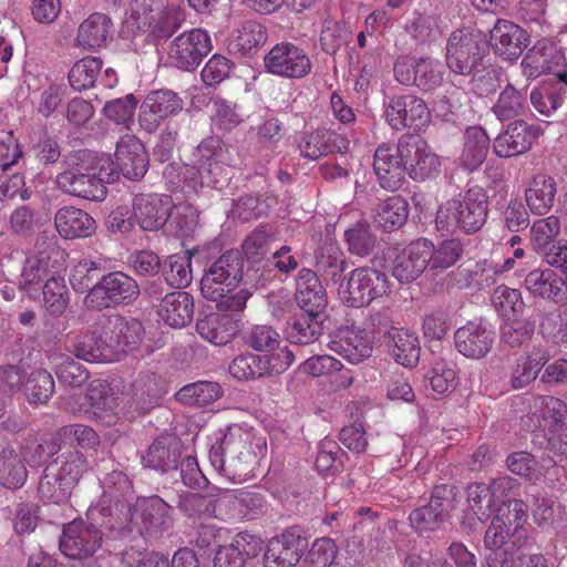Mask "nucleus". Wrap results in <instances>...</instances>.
<instances>
[{
	"instance_id": "dca6fc26",
	"label": "nucleus",
	"mask_w": 567,
	"mask_h": 567,
	"mask_svg": "<svg viewBox=\"0 0 567 567\" xmlns=\"http://www.w3.org/2000/svg\"><path fill=\"white\" fill-rule=\"evenodd\" d=\"M309 547L306 532L291 526L272 537L264 554L265 567H295Z\"/></svg>"
},
{
	"instance_id": "412c9836",
	"label": "nucleus",
	"mask_w": 567,
	"mask_h": 567,
	"mask_svg": "<svg viewBox=\"0 0 567 567\" xmlns=\"http://www.w3.org/2000/svg\"><path fill=\"white\" fill-rule=\"evenodd\" d=\"M539 127L523 120L512 122L494 140L493 151L502 158H509L528 152L534 140L539 135Z\"/></svg>"
},
{
	"instance_id": "49530a36",
	"label": "nucleus",
	"mask_w": 567,
	"mask_h": 567,
	"mask_svg": "<svg viewBox=\"0 0 567 567\" xmlns=\"http://www.w3.org/2000/svg\"><path fill=\"white\" fill-rule=\"evenodd\" d=\"M422 240L425 241L423 246L429 250V274L433 277L453 267L464 254V245L457 238L444 239L437 246L427 239Z\"/></svg>"
},
{
	"instance_id": "79ce46f5",
	"label": "nucleus",
	"mask_w": 567,
	"mask_h": 567,
	"mask_svg": "<svg viewBox=\"0 0 567 567\" xmlns=\"http://www.w3.org/2000/svg\"><path fill=\"white\" fill-rule=\"evenodd\" d=\"M158 313L173 328H184L194 316V299L186 291L166 293L161 301Z\"/></svg>"
},
{
	"instance_id": "aec40b11",
	"label": "nucleus",
	"mask_w": 567,
	"mask_h": 567,
	"mask_svg": "<svg viewBox=\"0 0 567 567\" xmlns=\"http://www.w3.org/2000/svg\"><path fill=\"white\" fill-rule=\"evenodd\" d=\"M489 44L494 53L504 61H516L529 44L525 29L505 19H497L489 32Z\"/></svg>"
},
{
	"instance_id": "20e7f679",
	"label": "nucleus",
	"mask_w": 567,
	"mask_h": 567,
	"mask_svg": "<svg viewBox=\"0 0 567 567\" xmlns=\"http://www.w3.org/2000/svg\"><path fill=\"white\" fill-rule=\"evenodd\" d=\"M391 282L385 272L373 267H358L342 278L338 296L350 308H363L390 293Z\"/></svg>"
},
{
	"instance_id": "0eeeda50",
	"label": "nucleus",
	"mask_w": 567,
	"mask_h": 567,
	"mask_svg": "<svg viewBox=\"0 0 567 567\" xmlns=\"http://www.w3.org/2000/svg\"><path fill=\"white\" fill-rule=\"evenodd\" d=\"M243 280L244 256L238 249H228L206 266L200 291L206 299H218L225 291H233Z\"/></svg>"
},
{
	"instance_id": "c756f323",
	"label": "nucleus",
	"mask_w": 567,
	"mask_h": 567,
	"mask_svg": "<svg viewBox=\"0 0 567 567\" xmlns=\"http://www.w3.org/2000/svg\"><path fill=\"white\" fill-rule=\"evenodd\" d=\"M383 344L396 363L406 368L419 363L421 346L415 332L405 328L390 327L383 332Z\"/></svg>"
},
{
	"instance_id": "c85d7f7f",
	"label": "nucleus",
	"mask_w": 567,
	"mask_h": 567,
	"mask_svg": "<svg viewBox=\"0 0 567 567\" xmlns=\"http://www.w3.org/2000/svg\"><path fill=\"white\" fill-rule=\"evenodd\" d=\"M262 549V540L247 532L238 533L230 545L218 546L214 567H245L249 559L257 557Z\"/></svg>"
},
{
	"instance_id": "cd10ccee",
	"label": "nucleus",
	"mask_w": 567,
	"mask_h": 567,
	"mask_svg": "<svg viewBox=\"0 0 567 567\" xmlns=\"http://www.w3.org/2000/svg\"><path fill=\"white\" fill-rule=\"evenodd\" d=\"M85 399L89 402V417L105 426L115 425L118 421L117 396L110 384L101 380L90 383Z\"/></svg>"
},
{
	"instance_id": "a878e982",
	"label": "nucleus",
	"mask_w": 567,
	"mask_h": 567,
	"mask_svg": "<svg viewBox=\"0 0 567 567\" xmlns=\"http://www.w3.org/2000/svg\"><path fill=\"white\" fill-rule=\"evenodd\" d=\"M168 196L137 194L133 199L134 218L144 231H157L169 218Z\"/></svg>"
},
{
	"instance_id": "423d86ee",
	"label": "nucleus",
	"mask_w": 567,
	"mask_h": 567,
	"mask_svg": "<svg viewBox=\"0 0 567 567\" xmlns=\"http://www.w3.org/2000/svg\"><path fill=\"white\" fill-rule=\"evenodd\" d=\"M488 54L485 37L466 28L453 31L447 40L445 62L455 74L470 75Z\"/></svg>"
},
{
	"instance_id": "0e129e2a",
	"label": "nucleus",
	"mask_w": 567,
	"mask_h": 567,
	"mask_svg": "<svg viewBox=\"0 0 567 567\" xmlns=\"http://www.w3.org/2000/svg\"><path fill=\"white\" fill-rule=\"evenodd\" d=\"M560 228V220L555 215L537 219L530 228V243L534 250L540 254L553 244H556Z\"/></svg>"
},
{
	"instance_id": "473e14b6",
	"label": "nucleus",
	"mask_w": 567,
	"mask_h": 567,
	"mask_svg": "<svg viewBox=\"0 0 567 567\" xmlns=\"http://www.w3.org/2000/svg\"><path fill=\"white\" fill-rule=\"evenodd\" d=\"M567 100V73L557 72L530 92V103L535 110L547 117L563 107Z\"/></svg>"
},
{
	"instance_id": "6ab92c4d",
	"label": "nucleus",
	"mask_w": 567,
	"mask_h": 567,
	"mask_svg": "<svg viewBox=\"0 0 567 567\" xmlns=\"http://www.w3.org/2000/svg\"><path fill=\"white\" fill-rule=\"evenodd\" d=\"M104 342L106 341L113 360L120 353L132 351L142 341L143 324L135 318L111 315L101 323Z\"/></svg>"
},
{
	"instance_id": "37998d69",
	"label": "nucleus",
	"mask_w": 567,
	"mask_h": 567,
	"mask_svg": "<svg viewBox=\"0 0 567 567\" xmlns=\"http://www.w3.org/2000/svg\"><path fill=\"white\" fill-rule=\"evenodd\" d=\"M549 355L542 349H533L527 354L519 355L511 368L509 385L513 390H522L532 384Z\"/></svg>"
},
{
	"instance_id": "a19ab883",
	"label": "nucleus",
	"mask_w": 567,
	"mask_h": 567,
	"mask_svg": "<svg viewBox=\"0 0 567 567\" xmlns=\"http://www.w3.org/2000/svg\"><path fill=\"white\" fill-rule=\"evenodd\" d=\"M557 183L548 174L539 173L533 177L525 189L526 204L534 215L545 216L554 206Z\"/></svg>"
},
{
	"instance_id": "5701e85b",
	"label": "nucleus",
	"mask_w": 567,
	"mask_h": 567,
	"mask_svg": "<svg viewBox=\"0 0 567 567\" xmlns=\"http://www.w3.org/2000/svg\"><path fill=\"white\" fill-rule=\"evenodd\" d=\"M295 299L301 311L316 315H328V296L317 272L309 268L299 270L296 277Z\"/></svg>"
},
{
	"instance_id": "393cba45",
	"label": "nucleus",
	"mask_w": 567,
	"mask_h": 567,
	"mask_svg": "<svg viewBox=\"0 0 567 567\" xmlns=\"http://www.w3.org/2000/svg\"><path fill=\"white\" fill-rule=\"evenodd\" d=\"M402 156L399 155V142L395 146L381 144L373 156V168L379 184L386 190L399 189L405 181V171Z\"/></svg>"
},
{
	"instance_id": "5fc2aeb1",
	"label": "nucleus",
	"mask_w": 567,
	"mask_h": 567,
	"mask_svg": "<svg viewBox=\"0 0 567 567\" xmlns=\"http://www.w3.org/2000/svg\"><path fill=\"white\" fill-rule=\"evenodd\" d=\"M268 355L252 353L236 357L229 364V373L238 380L261 378L270 373Z\"/></svg>"
},
{
	"instance_id": "3c124183",
	"label": "nucleus",
	"mask_w": 567,
	"mask_h": 567,
	"mask_svg": "<svg viewBox=\"0 0 567 567\" xmlns=\"http://www.w3.org/2000/svg\"><path fill=\"white\" fill-rule=\"evenodd\" d=\"M408 215V202L399 195H393L378 203L373 219L378 227L391 231L401 228L406 223Z\"/></svg>"
},
{
	"instance_id": "e433bc0d",
	"label": "nucleus",
	"mask_w": 567,
	"mask_h": 567,
	"mask_svg": "<svg viewBox=\"0 0 567 567\" xmlns=\"http://www.w3.org/2000/svg\"><path fill=\"white\" fill-rule=\"evenodd\" d=\"M238 320L230 315L212 312L196 322L198 334L215 346L229 343L239 331Z\"/></svg>"
},
{
	"instance_id": "774afa93",
	"label": "nucleus",
	"mask_w": 567,
	"mask_h": 567,
	"mask_svg": "<svg viewBox=\"0 0 567 567\" xmlns=\"http://www.w3.org/2000/svg\"><path fill=\"white\" fill-rule=\"evenodd\" d=\"M348 250L360 257L369 256L377 247V236L365 223H357L344 233Z\"/></svg>"
},
{
	"instance_id": "6e6d98bb",
	"label": "nucleus",
	"mask_w": 567,
	"mask_h": 567,
	"mask_svg": "<svg viewBox=\"0 0 567 567\" xmlns=\"http://www.w3.org/2000/svg\"><path fill=\"white\" fill-rule=\"evenodd\" d=\"M347 266L348 264L342 251L337 248L322 249L316 256V272L327 284H340Z\"/></svg>"
},
{
	"instance_id": "58836bf2",
	"label": "nucleus",
	"mask_w": 567,
	"mask_h": 567,
	"mask_svg": "<svg viewBox=\"0 0 567 567\" xmlns=\"http://www.w3.org/2000/svg\"><path fill=\"white\" fill-rule=\"evenodd\" d=\"M114 24L111 18L101 12L89 16L78 28L76 43L84 49H99L113 40Z\"/></svg>"
},
{
	"instance_id": "603ef678",
	"label": "nucleus",
	"mask_w": 567,
	"mask_h": 567,
	"mask_svg": "<svg viewBox=\"0 0 567 567\" xmlns=\"http://www.w3.org/2000/svg\"><path fill=\"white\" fill-rule=\"evenodd\" d=\"M199 223V212L190 204H169V218L166 223L169 231L178 238L190 237Z\"/></svg>"
},
{
	"instance_id": "4c0bfd02",
	"label": "nucleus",
	"mask_w": 567,
	"mask_h": 567,
	"mask_svg": "<svg viewBox=\"0 0 567 567\" xmlns=\"http://www.w3.org/2000/svg\"><path fill=\"white\" fill-rule=\"evenodd\" d=\"M55 229L62 238H86L95 233L96 224L94 218L86 212L73 207L64 206L60 208L54 216Z\"/></svg>"
},
{
	"instance_id": "13d9d810",
	"label": "nucleus",
	"mask_w": 567,
	"mask_h": 567,
	"mask_svg": "<svg viewBox=\"0 0 567 567\" xmlns=\"http://www.w3.org/2000/svg\"><path fill=\"white\" fill-rule=\"evenodd\" d=\"M102 66L103 61L96 56H85L75 62L68 74L71 87L75 91L92 87L97 81Z\"/></svg>"
},
{
	"instance_id": "4be33fe9",
	"label": "nucleus",
	"mask_w": 567,
	"mask_h": 567,
	"mask_svg": "<svg viewBox=\"0 0 567 567\" xmlns=\"http://www.w3.org/2000/svg\"><path fill=\"white\" fill-rule=\"evenodd\" d=\"M329 347L353 364L368 359L373 350L368 333L360 328L349 326H342L334 331Z\"/></svg>"
},
{
	"instance_id": "f3484780",
	"label": "nucleus",
	"mask_w": 567,
	"mask_h": 567,
	"mask_svg": "<svg viewBox=\"0 0 567 567\" xmlns=\"http://www.w3.org/2000/svg\"><path fill=\"white\" fill-rule=\"evenodd\" d=\"M224 142L217 135L203 138L193 151V158L199 164L205 184L216 189L229 179L228 167L223 161Z\"/></svg>"
},
{
	"instance_id": "39448f33",
	"label": "nucleus",
	"mask_w": 567,
	"mask_h": 567,
	"mask_svg": "<svg viewBox=\"0 0 567 567\" xmlns=\"http://www.w3.org/2000/svg\"><path fill=\"white\" fill-rule=\"evenodd\" d=\"M99 515H101L99 509L90 508L86 520L78 518L64 525L59 548L65 557L85 560L101 548L104 533L102 525H97L96 516Z\"/></svg>"
},
{
	"instance_id": "a211bd4d",
	"label": "nucleus",
	"mask_w": 567,
	"mask_h": 567,
	"mask_svg": "<svg viewBox=\"0 0 567 567\" xmlns=\"http://www.w3.org/2000/svg\"><path fill=\"white\" fill-rule=\"evenodd\" d=\"M264 61L268 72L290 79L303 78L312 68L305 50L291 42H281L272 47Z\"/></svg>"
},
{
	"instance_id": "f257e3e1",
	"label": "nucleus",
	"mask_w": 567,
	"mask_h": 567,
	"mask_svg": "<svg viewBox=\"0 0 567 567\" xmlns=\"http://www.w3.org/2000/svg\"><path fill=\"white\" fill-rule=\"evenodd\" d=\"M65 163L66 169L55 178L58 187L65 194L87 200L102 202L107 194L106 184L120 176L112 159L99 157L89 150L73 152Z\"/></svg>"
},
{
	"instance_id": "e2e57ef3",
	"label": "nucleus",
	"mask_w": 567,
	"mask_h": 567,
	"mask_svg": "<svg viewBox=\"0 0 567 567\" xmlns=\"http://www.w3.org/2000/svg\"><path fill=\"white\" fill-rule=\"evenodd\" d=\"M527 532L514 533L512 542L488 555V567H519L524 556L522 548L527 544Z\"/></svg>"
},
{
	"instance_id": "09e8293b",
	"label": "nucleus",
	"mask_w": 567,
	"mask_h": 567,
	"mask_svg": "<svg viewBox=\"0 0 567 567\" xmlns=\"http://www.w3.org/2000/svg\"><path fill=\"white\" fill-rule=\"evenodd\" d=\"M224 389L218 382L200 380L182 386L175 400L190 408H205L219 400Z\"/></svg>"
},
{
	"instance_id": "1a4fd4ad",
	"label": "nucleus",
	"mask_w": 567,
	"mask_h": 567,
	"mask_svg": "<svg viewBox=\"0 0 567 567\" xmlns=\"http://www.w3.org/2000/svg\"><path fill=\"white\" fill-rule=\"evenodd\" d=\"M137 281L121 270L106 272L92 293H86L84 303L94 310H105L132 305L140 296Z\"/></svg>"
},
{
	"instance_id": "bb28decb",
	"label": "nucleus",
	"mask_w": 567,
	"mask_h": 567,
	"mask_svg": "<svg viewBox=\"0 0 567 567\" xmlns=\"http://www.w3.org/2000/svg\"><path fill=\"white\" fill-rule=\"evenodd\" d=\"M116 166L131 181H140L148 169V153L143 143L132 135L123 136L116 144Z\"/></svg>"
},
{
	"instance_id": "4468645a",
	"label": "nucleus",
	"mask_w": 567,
	"mask_h": 567,
	"mask_svg": "<svg viewBox=\"0 0 567 567\" xmlns=\"http://www.w3.org/2000/svg\"><path fill=\"white\" fill-rule=\"evenodd\" d=\"M395 80L405 86H416L422 91H432L442 81L441 64L431 58L399 56L393 65Z\"/></svg>"
},
{
	"instance_id": "338daca9",
	"label": "nucleus",
	"mask_w": 567,
	"mask_h": 567,
	"mask_svg": "<svg viewBox=\"0 0 567 567\" xmlns=\"http://www.w3.org/2000/svg\"><path fill=\"white\" fill-rule=\"evenodd\" d=\"M526 105L525 95L514 85L508 83L501 92L497 102L493 106V112L501 121H506L520 115Z\"/></svg>"
},
{
	"instance_id": "9b49d317",
	"label": "nucleus",
	"mask_w": 567,
	"mask_h": 567,
	"mask_svg": "<svg viewBox=\"0 0 567 567\" xmlns=\"http://www.w3.org/2000/svg\"><path fill=\"white\" fill-rule=\"evenodd\" d=\"M399 155L404 163L405 175L423 182L440 172L441 162L430 145L417 134L405 133L399 138Z\"/></svg>"
},
{
	"instance_id": "4d7b16f0",
	"label": "nucleus",
	"mask_w": 567,
	"mask_h": 567,
	"mask_svg": "<svg viewBox=\"0 0 567 567\" xmlns=\"http://www.w3.org/2000/svg\"><path fill=\"white\" fill-rule=\"evenodd\" d=\"M275 236L274 227L262 224L256 227L243 241L241 255L248 261L260 262L269 251V243Z\"/></svg>"
},
{
	"instance_id": "8fccbe9b",
	"label": "nucleus",
	"mask_w": 567,
	"mask_h": 567,
	"mask_svg": "<svg viewBox=\"0 0 567 567\" xmlns=\"http://www.w3.org/2000/svg\"><path fill=\"white\" fill-rule=\"evenodd\" d=\"M266 28L257 21H245L228 42V51L243 56L254 55L266 43Z\"/></svg>"
},
{
	"instance_id": "ddd939ff",
	"label": "nucleus",
	"mask_w": 567,
	"mask_h": 567,
	"mask_svg": "<svg viewBox=\"0 0 567 567\" xmlns=\"http://www.w3.org/2000/svg\"><path fill=\"white\" fill-rule=\"evenodd\" d=\"M173 508L158 496L137 502L134 507L126 506L128 532L136 529L140 535L157 534L169 528Z\"/></svg>"
},
{
	"instance_id": "f704fd0d",
	"label": "nucleus",
	"mask_w": 567,
	"mask_h": 567,
	"mask_svg": "<svg viewBox=\"0 0 567 567\" xmlns=\"http://www.w3.org/2000/svg\"><path fill=\"white\" fill-rule=\"evenodd\" d=\"M348 146L349 141L344 136L327 128L305 133L299 143L301 156L312 161L334 153H344Z\"/></svg>"
},
{
	"instance_id": "bf43d9fd",
	"label": "nucleus",
	"mask_w": 567,
	"mask_h": 567,
	"mask_svg": "<svg viewBox=\"0 0 567 567\" xmlns=\"http://www.w3.org/2000/svg\"><path fill=\"white\" fill-rule=\"evenodd\" d=\"M535 332V322L528 318H508L501 326V342L508 348H520Z\"/></svg>"
},
{
	"instance_id": "7c9ffc66",
	"label": "nucleus",
	"mask_w": 567,
	"mask_h": 567,
	"mask_svg": "<svg viewBox=\"0 0 567 567\" xmlns=\"http://www.w3.org/2000/svg\"><path fill=\"white\" fill-rule=\"evenodd\" d=\"M525 288L534 296L556 305L567 303V280L554 269H534L524 280Z\"/></svg>"
},
{
	"instance_id": "2f4dec72",
	"label": "nucleus",
	"mask_w": 567,
	"mask_h": 567,
	"mask_svg": "<svg viewBox=\"0 0 567 567\" xmlns=\"http://www.w3.org/2000/svg\"><path fill=\"white\" fill-rule=\"evenodd\" d=\"M423 245L422 239L412 241L395 257L392 275L400 284L413 282L429 271L430 255Z\"/></svg>"
},
{
	"instance_id": "6e6552de",
	"label": "nucleus",
	"mask_w": 567,
	"mask_h": 567,
	"mask_svg": "<svg viewBox=\"0 0 567 567\" xmlns=\"http://www.w3.org/2000/svg\"><path fill=\"white\" fill-rule=\"evenodd\" d=\"M383 117L396 132L423 131L431 122V112L423 99L413 93L393 94L383 102Z\"/></svg>"
},
{
	"instance_id": "2eb2a0df",
	"label": "nucleus",
	"mask_w": 567,
	"mask_h": 567,
	"mask_svg": "<svg viewBox=\"0 0 567 567\" xmlns=\"http://www.w3.org/2000/svg\"><path fill=\"white\" fill-rule=\"evenodd\" d=\"M184 109V100L169 89L153 90L144 97L138 114V124L146 133H154L161 123L176 116Z\"/></svg>"
},
{
	"instance_id": "a18cd8bd",
	"label": "nucleus",
	"mask_w": 567,
	"mask_h": 567,
	"mask_svg": "<svg viewBox=\"0 0 567 567\" xmlns=\"http://www.w3.org/2000/svg\"><path fill=\"white\" fill-rule=\"evenodd\" d=\"M328 315H316L301 311L295 315L287 327V339L290 343L298 346L311 344L322 334L323 323Z\"/></svg>"
},
{
	"instance_id": "680f3d73",
	"label": "nucleus",
	"mask_w": 567,
	"mask_h": 567,
	"mask_svg": "<svg viewBox=\"0 0 567 567\" xmlns=\"http://www.w3.org/2000/svg\"><path fill=\"white\" fill-rule=\"evenodd\" d=\"M185 21V14L181 8L174 4L164 6V10L154 17V21L145 25L156 39H167L173 35Z\"/></svg>"
},
{
	"instance_id": "f8f14e48",
	"label": "nucleus",
	"mask_w": 567,
	"mask_h": 567,
	"mask_svg": "<svg viewBox=\"0 0 567 567\" xmlns=\"http://www.w3.org/2000/svg\"><path fill=\"white\" fill-rule=\"evenodd\" d=\"M208 32L200 28L185 31L174 38L168 49L169 63L178 70L192 72L212 51Z\"/></svg>"
},
{
	"instance_id": "69168bd1",
	"label": "nucleus",
	"mask_w": 567,
	"mask_h": 567,
	"mask_svg": "<svg viewBox=\"0 0 567 567\" xmlns=\"http://www.w3.org/2000/svg\"><path fill=\"white\" fill-rule=\"evenodd\" d=\"M24 393L30 403H47L54 393L53 377L47 370H34L27 379Z\"/></svg>"
},
{
	"instance_id": "b1692460",
	"label": "nucleus",
	"mask_w": 567,
	"mask_h": 567,
	"mask_svg": "<svg viewBox=\"0 0 567 567\" xmlns=\"http://www.w3.org/2000/svg\"><path fill=\"white\" fill-rule=\"evenodd\" d=\"M495 333L482 322L470 321L454 333L456 350L468 359L480 360L492 350Z\"/></svg>"
},
{
	"instance_id": "c03bdc74",
	"label": "nucleus",
	"mask_w": 567,
	"mask_h": 567,
	"mask_svg": "<svg viewBox=\"0 0 567 567\" xmlns=\"http://www.w3.org/2000/svg\"><path fill=\"white\" fill-rule=\"evenodd\" d=\"M107 272V261L102 258L81 259L71 270L70 284L75 292L92 293Z\"/></svg>"
},
{
	"instance_id": "72a5a7b5",
	"label": "nucleus",
	"mask_w": 567,
	"mask_h": 567,
	"mask_svg": "<svg viewBox=\"0 0 567 567\" xmlns=\"http://www.w3.org/2000/svg\"><path fill=\"white\" fill-rule=\"evenodd\" d=\"M565 58L560 50L548 40H539L528 50L520 62L527 79H536L544 73H551L563 65Z\"/></svg>"
},
{
	"instance_id": "de8ad7c7",
	"label": "nucleus",
	"mask_w": 567,
	"mask_h": 567,
	"mask_svg": "<svg viewBox=\"0 0 567 567\" xmlns=\"http://www.w3.org/2000/svg\"><path fill=\"white\" fill-rule=\"evenodd\" d=\"M489 151V137L481 126H470L464 134V146L460 157L461 166L473 172L478 168Z\"/></svg>"
},
{
	"instance_id": "f03ea898",
	"label": "nucleus",
	"mask_w": 567,
	"mask_h": 567,
	"mask_svg": "<svg viewBox=\"0 0 567 567\" xmlns=\"http://www.w3.org/2000/svg\"><path fill=\"white\" fill-rule=\"evenodd\" d=\"M488 217V195L482 186H472L441 205L435 223L440 230L456 227L465 234L477 233Z\"/></svg>"
},
{
	"instance_id": "c9c22d12",
	"label": "nucleus",
	"mask_w": 567,
	"mask_h": 567,
	"mask_svg": "<svg viewBox=\"0 0 567 567\" xmlns=\"http://www.w3.org/2000/svg\"><path fill=\"white\" fill-rule=\"evenodd\" d=\"M181 460V443L174 435H161L148 446L143 456L146 467L162 473L177 470Z\"/></svg>"
},
{
	"instance_id": "9d476101",
	"label": "nucleus",
	"mask_w": 567,
	"mask_h": 567,
	"mask_svg": "<svg viewBox=\"0 0 567 567\" xmlns=\"http://www.w3.org/2000/svg\"><path fill=\"white\" fill-rule=\"evenodd\" d=\"M458 488L451 484L434 486L427 504L413 509L409 515L411 526L419 532L439 529L451 518L456 508Z\"/></svg>"
},
{
	"instance_id": "052dcab7",
	"label": "nucleus",
	"mask_w": 567,
	"mask_h": 567,
	"mask_svg": "<svg viewBox=\"0 0 567 567\" xmlns=\"http://www.w3.org/2000/svg\"><path fill=\"white\" fill-rule=\"evenodd\" d=\"M45 309L53 316H61L69 306L70 297L65 280L61 276H50L42 288Z\"/></svg>"
},
{
	"instance_id": "7ed1b4c3",
	"label": "nucleus",
	"mask_w": 567,
	"mask_h": 567,
	"mask_svg": "<svg viewBox=\"0 0 567 567\" xmlns=\"http://www.w3.org/2000/svg\"><path fill=\"white\" fill-rule=\"evenodd\" d=\"M86 470V460L79 451L63 453L43 470L38 494L47 503L64 504Z\"/></svg>"
},
{
	"instance_id": "864d4df0",
	"label": "nucleus",
	"mask_w": 567,
	"mask_h": 567,
	"mask_svg": "<svg viewBox=\"0 0 567 567\" xmlns=\"http://www.w3.org/2000/svg\"><path fill=\"white\" fill-rule=\"evenodd\" d=\"M197 250H188L185 254H174L167 257L163 270L164 279L167 285L174 288H185L193 279L192 257Z\"/></svg>"
},
{
	"instance_id": "ea45409f",
	"label": "nucleus",
	"mask_w": 567,
	"mask_h": 567,
	"mask_svg": "<svg viewBox=\"0 0 567 567\" xmlns=\"http://www.w3.org/2000/svg\"><path fill=\"white\" fill-rule=\"evenodd\" d=\"M68 350L75 358L86 362L113 361L111 350L104 342L102 327L92 331H86L70 339Z\"/></svg>"
}]
</instances>
